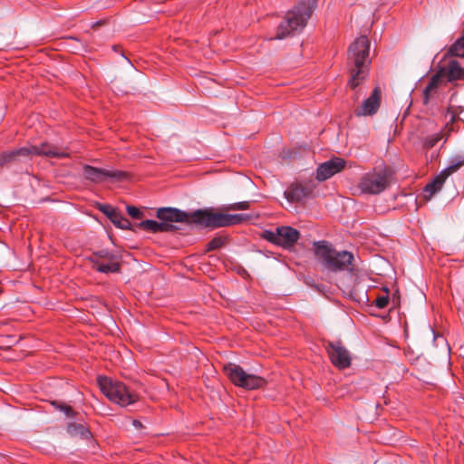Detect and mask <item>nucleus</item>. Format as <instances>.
I'll return each instance as SVG.
<instances>
[{"label": "nucleus", "instance_id": "obj_1", "mask_svg": "<svg viewBox=\"0 0 464 464\" xmlns=\"http://www.w3.org/2000/svg\"><path fill=\"white\" fill-rule=\"evenodd\" d=\"M314 250L319 263L331 272L349 271L354 268V256L353 253L343 250L337 251L332 244L327 241H315Z\"/></svg>", "mask_w": 464, "mask_h": 464}, {"label": "nucleus", "instance_id": "obj_19", "mask_svg": "<svg viewBox=\"0 0 464 464\" xmlns=\"http://www.w3.org/2000/svg\"><path fill=\"white\" fill-rule=\"evenodd\" d=\"M67 432L72 436L80 437L84 440H89L92 437L90 430L84 425L80 423H69L67 426Z\"/></svg>", "mask_w": 464, "mask_h": 464}, {"label": "nucleus", "instance_id": "obj_17", "mask_svg": "<svg viewBox=\"0 0 464 464\" xmlns=\"http://www.w3.org/2000/svg\"><path fill=\"white\" fill-rule=\"evenodd\" d=\"M138 227L151 233L171 232L175 226L170 223L158 222L152 219H146L138 224Z\"/></svg>", "mask_w": 464, "mask_h": 464}, {"label": "nucleus", "instance_id": "obj_8", "mask_svg": "<svg viewBox=\"0 0 464 464\" xmlns=\"http://www.w3.org/2000/svg\"><path fill=\"white\" fill-rule=\"evenodd\" d=\"M224 372L234 385L246 390L259 389L266 383L264 378L247 373L241 366L236 363L230 362L225 365Z\"/></svg>", "mask_w": 464, "mask_h": 464}, {"label": "nucleus", "instance_id": "obj_16", "mask_svg": "<svg viewBox=\"0 0 464 464\" xmlns=\"http://www.w3.org/2000/svg\"><path fill=\"white\" fill-rule=\"evenodd\" d=\"M193 214L194 211L191 213H187L174 208H160L157 210V218L162 220V222L166 223L188 222L196 224L192 218Z\"/></svg>", "mask_w": 464, "mask_h": 464}, {"label": "nucleus", "instance_id": "obj_25", "mask_svg": "<svg viewBox=\"0 0 464 464\" xmlns=\"http://www.w3.org/2000/svg\"><path fill=\"white\" fill-rule=\"evenodd\" d=\"M91 258H100L103 261L120 260L117 255L106 249L97 251Z\"/></svg>", "mask_w": 464, "mask_h": 464}, {"label": "nucleus", "instance_id": "obj_24", "mask_svg": "<svg viewBox=\"0 0 464 464\" xmlns=\"http://www.w3.org/2000/svg\"><path fill=\"white\" fill-rule=\"evenodd\" d=\"M444 135L442 132H438L431 134L430 136H427L423 140V147L427 150H430L437 145V143L443 139Z\"/></svg>", "mask_w": 464, "mask_h": 464}, {"label": "nucleus", "instance_id": "obj_3", "mask_svg": "<svg viewBox=\"0 0 464 464\" xmlns=\"http://www.w3.org/2000/svg\"><path fill=\"white\" fill-rule=\"evenodd\" d=\"M314 8V0L299 2L286 13L285 20L278 25L275 39H284L295 32L303 30Z\"/></svg>", "mask_w": 464, "mask_h": 464}, {"label": "nucleus", "instance_id": "obj_9", "mask_svg": "<svg viewBox=\"0 0 464 464\" xmlns=\"http://www.w3.org/2000/svg\"><path fill=\"white\" fill-rule=\"evenodd\" d=\"M462 166H464V156L456 155L450 158L449 166L441 170L431 182L425 186V192L429 193L430 196L434 195L440 191L446 181V179L457 172Z\"/></svg>", "mask_w": 464, "mask_h": 464}, {"label": "nucleus", "instance_id": "obj_30", "mask_svg": "<svg viewBox=\"0 0 464 464\" xmlns=\"http://www.w3.org/2000/svg\"><path fill=\"white\" fill-rule=\"evenodd\" d=\"M99 209L105 214L110 219L112 217V214L116 211L114 208L110 205H102Z\"/></svg>", "mask_w": 464, "mask_h": 464}, {"label": "nucleus", "instance_id": "obj_11", "mask_svg": "<svg viewBox=\"0 0 464 464\" xmlns=\"http://www.w3.org/2000/svg\"><path fill=\"white\" fill-rule=\"evenodd\" d=\"M83 176L93 183H102L107 179L121 180L127 177V173L121 170H108L95 168L90 165L83 166Z\"/></svg>", "mask_w": 464, "mask_h": 464}, {"label": "nucleus", "instance_id": "obj_28", "mask_svg": "<svg viewBox=\"0 0 464 464\" xmlns=\"http://www.w3.org/2000/svg\"><path fill=\"white\" fill-rule=\"evenodd\" d=\"M384 291L386 293H388V289L387 288H384ZM374 303H375V305L378 308H380V309L385 308L388 305V304H389V295H388V294H386L385 295L378 296Z\"/></svg>", "mask_w": 464, "mask_h": 464}, {"label": "nucleus", "instance_id": "obj_31", "mask_svg": "<svg viewBox=\"0 0 464 464\" xmlns=\"http://www.w3.org/2000/svg\"><path fill=\"white\" fill-rule=\"evenodd\" d=\"M61 411H63L67 416H72L73 415V410L71 406L68 405H60L58 406Z\"/></svg>", "mask_w": 464, "mask_h": 464}, {"label": "nucleus", "instance_id": "obj_23", "mask_svg": "<svg viewBox=\"0 0 464 464\" xmlns=\"http://www.w3.org/2000/svg\"><path fill=\"white\" fill-rule=\"evenodd\" d=\"M227 241V237H223V236L215 237L213 239H211L208 243L206 249H207V251H214L217 249H220L226 245Z\"/></svg>", "mask_w": 464, "mask_h": 464}, {"label": "nucleus", "instance_id": "obj_18", "mask_svg": "<svg viewBox=\"0 0 464 464\" xmlns=\"http://www.w3.org/2000/svg\"><path fill=\"white\" fill-rule=\"evenodd\" d=\"M92 267L103 274L118 273L121 268L120 260L103 261L100 258H90Z\"/></svg>", "mask_w": 464, "mask_h": 464}, {"label": "nucleus", "instance_id": "obj_13", "mask_svg": "<svg viewBox=\"0 0 464 464\" xmlns=\"http://www.w3.org/2000/svg\"><path fill=\"white\" fill-rule=\"evenodd\" d=\"M446 84L445 76L440 72L433 74L422 92V102L425 106L432 104L440 96V89Z\"/></svg>", "mask_w": 464, "mask_h": 464}, {"label": "nucleus", "instance_id": "obj_4", "mask_svg": "<svg viewBox=\"0 0 464 464\" xmlns=\"http://www.w3.org/2000/svg\"><path fill=\"white\" fill-rule=\"evenodd\" d=\"M192 218L196 225L217 228L241 224L249 220L250 216L247 214H225L205 208L195 210Z\"/></svg>", "mask_w": 464, "mask_h": 464}, {"label": "nucleus", "instance_id": "obj_27", "mask_svg": "<svg viewBox=\"0 0 464 464\" xmlns=\"http://www.w3.org/2000/svg\"><path fill=\"white\" fill-rule=\"evenodd\" d=\"M250 204L248 201H241L233 204H229L225 207L226 210H246L248 209Z\"/></svg>", "mask_w": 464, "mask_h": 464}, {"label": "nucleus", "instance_id": "obj_6", "mask_svg": "<svg viewBox=\"0 0 464 464\" xmlns=\"http://www.w3.org/2000/svg\"><path fill=\"white\" fill-rule=\"evenodd\" d=\"M43 155L50 158L64 159L70 157L67 149H62L49 143H42L39 146L24 147L19 150L0 153V166L12 162L20 156Z\"/></svg>", "mask_w": 464, "mask_h": 464}, {"label": "nucleus", "instance_id": "obj_10", "mask_svg": "<svg viewBox=\"0 0 464 464\" xmlns=\"http://www.w3.org/2000/svg\"><path fill=\"white\" fill-rule=\"evenodd\" d=\"M266 234L267 240L285 249L293 247L300 237L299 231L291 227H279L276 232L266 231Z\"/></svg>", "mask_w": 464, "mask_h": 464}, {"label": "nucleus", "instance_id": "obj_15", "mask_svg": "<svg viewBox=\"0 0 464 464\" xmlns=\"http://www.w3.org/2000/svg\"><path fill=\"white\" fill-rule=\"evenodd\" d=\"M382 92L379 87H375L372 94L363 101L362 105L354 110V114L358 117L372 116L377 112L381 105Z\"/></svg>", "mask_w": 464, "mask_h": 464}, {"label": "nucleus", "instance_id": "obj_29", "mask_svg": "<svg viewBox=\"0 0 464 464\" xmlns=\"http://www.w3.org/2000/svg\"><path fill=\"white\" fill-rule=\"evenodd\" d=\"M127 212L131 218H136V219H140L143 216L142 212L138 208H136L134 206H128Z\"/></svg>", "mask_w": 464, "mask_h": 464}, {"label": "nucleus", "instance_id": "obj_12", "mask_svg": "<svg viewBox=\"0 0 464 464\" xmlns=\"http://www.w3.org/2000/svg\"><path fill=\"white\" fill-rule=\"evenodd\" d=\"M327 353L332 363L339 369H345L351 364L349 351L339 341L327 343Z\"/></svg>", "mask_w": 464, "mask_h": 464}, {"label": "nucleus", "instance_id": "obj_26", "mask_svg": "<svg viewBox=\"0 0 464 464\" xmlns=\"http://www.w3.org/2000/svg\"><path fill=\"white\" fill-rule=\"evenodd\" d=\"M450 76L453 79H459L462 75V70L457 62H451L449 66Z\"/></svg>", "mask_w": 464, "mask_h": 464}, {"label": "nucleus", "instance_id": "obj_7", "mask_svg": "<svg viewBox=\"0 0 464 464\" xmlns=\"http://www.w3.org/2000/svg\"><path fill=\"white\" fill-rule=\"evenodd\" d=\"M392 172L386 168H374L364 173L357 185L363 194L378 195L383 192L391 184Z\"/></svg>", "mask_w": 464, "mask_h": 464}, {"label": "nucleus", "instance_id": "obj_2", "mask_svg": "<svg viewBox=\"0 0 464 464\" xmlns=\"http://www.w3.org/2000/svg\"><path fill=\"white\" fill-rule=\"evenodd\" d=\"M370 51V41L364 35L354 40L348 51V61L353 64L351 68L352 77L348 82L351 89L356 88L366 77Z\"/></svg>", "mask_w": 464, "mask_h": 464}, {"label": "nucleus", "instance_id": "obj_14", "mask_svg": "<svg viewBox=\"0 0 464 464\" xmlns=\"http://www.w3.org/2000/svg\"><path fill=\"white\" fill-rule=\"evenodd\" d=\"M346 166V161L339 157H334L320 164L316 169V179L324 181L341 172Z\"/></svg>", "mask_w": 464, "mask_h": 464}, {"label": "nucleus", "instance_id": "obj_5", "mask_svg": "<svg viewBox=\"0 0 464 464\" xmlns=\"http://www.w3.org/2000/svg\"><path fill=\"white\" fill-rule=\"evenodd\" d=\"M102 392L112 402L126 407L138 401V395L130 391L123 382L106 376L97 378Z\"/></svg>", "mask_w": 464, "mask_h": 464}, {"label": "nucleus", "instance_id": "obj_22", "mask_svg": "<svg viewBox=\"0 0 464 464\" xmlns=\"http://www.w3.org/2000/svg\"><path fill=\"white\" fill-rule=\"evenodd\" d=\"M449 53L452 56L464 57V35L450 46Z\"/></svg>", "mask_w": 464, "mask_h": 464}, {"label": "nucleus", "instance_id": "obj_21", "mask_svg": "<svg viewBox=\"0 0 464 464\" xmlns=\"http://www.w3.org/2000/svg\"><path fill=\"white\" fill-rule=\"evenodd\" d=\"M304 195V188L296 186L289 188L285 192V196L289 201H298Z\"/></svg>", "mask_w": 464, "mask_h": 464}, {"label": "nucleus", "instance_id": "obj_20", "mask_svg": "<svg viewBox=\"0 0 464 464\" xmlns=\"http://www.w3.org/2000/svg\"><path fill=\"white\" fill-rule=\"evenodd\" d=\"M111 221L117 227L121 228V229H129L130 227V220L127 218L123 217L117 210L112 214V217H111Z\"/></svg>", "mask_w": 464, "mask_h": 464}, {"label": "nucleus", "instance_id": "obj_32", "mask_svg": "<svg viewBox=\"0 0 464 464\" xmlns=\"http://www.w3.org/2000/svg\"><path fill=\"white\" fill-rule=\"evenodd\" d=\"M132 424H133V426H134L136 429H141V428H142V424H141V422H140V420H134L132 421Z\"/></svg>", "mask_w": 464, "mask_h": 464}]
</instances>
